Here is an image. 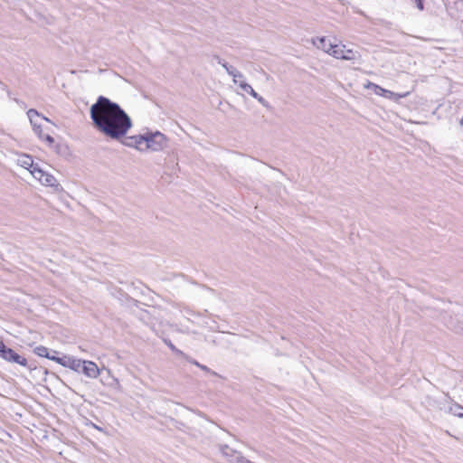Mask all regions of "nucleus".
Listing matches in <instances>:
<instances>
[{
	"label": "nucleus",
	"mask_w": 463,
	"mask_h": 463,
	"mask_svg": "<svg viewBox=\"0 0 463 463\" xmlns=\"http://www.w3.org/2000/svg\"><path fill=\"white\" fill-rule=\"evenodd\" d=\"M94 127L104 136L118 140L132 127L129 116L109 99L99 96L90 109Z\"/></svg>",
	"instance_id": "1"
},
{
	"label": "nucleus",
	"mask_w": 463,
	"mask_h": 463,
	"mask_svg": "<svg viewBox=\"0 0 463 463\" xmlns=\"http://www.w3.org/2000/svg\"><path fill=\"white\" fill-rule=\"evenodd\" d=\"M16 162L18 165L27 169L42 184L51 187L58 185L56 178L52 175L44 172L37 164H34L31 156L21 154L18 156Z\"/></svg>",
	"instance_id": "2"
},
{
	"label": "nucleus",
	"mask_w": 463,
	"mask_h": 463,
	"mask_svg": "<svg viewBox=\"0 0 463 463\" xmlns=\"http://www.w3.org/2000/svg\"><path fill=\"white\" fill-rule=\"evenodd\" d=\"M27 116L35 135L39 137V139L46 142L48 146H51L54 143V139L50 134H43V123L48 122L52 124V122L33 109H31L27 111Z\"/></svg>",
	"instance_id": "3"
},
{
	"label": "nucleus",
	"mask_w": 463,
	"mask_h": 463,
	"mask_svg": "<svg viewBox=\"0 0 463 463\" xmlns=\"http://www.w3.org/2000/svg\"><path fill=\"white\" fill-rule=\"evenodd\" d=\"M166 146L167 138L163 133L159 131L146 133V151L158 152L164 150Z\"/></svg>",
	"instance_id": "4"
},
{
	"label": "nucleus",
	"mask_w": 463,
	"mask_h": 463,
	"mask_svg": "<svg viewBox=\"0 0 463 463\" xmlns=\"http://www.w3.org/2000/svg\"><path fill=\"white\" fill-rule=\"evenodd\" d=\"M331 56L335 59L345 60V61H357L361 59V54L359 52L348 49L345 44L335 43L334 50L331 52Z\"/></svg>",
	"instance_id": "5"
},
{
	"label": "nucleus",
	"mask_w": 463,
	"mask_h": 463,
	"mask_svg": "<svg viewBox=\"0 0 463 463\" xmlns=\"http://www.w3.org/2000/svg\"><path fill=\"white\" fill-rule=\"evenodd\" d=\"M0 356L8 362L16 363L20 365L25 366L27 361L24 357L16 354L13 349L5 345V348L0 349Z\"/></svg>",
	"instance_id": "6"
},
{
	"label": "nucleus",
	"mask_w": 463,
	"mask_h": 463,
	"mask_svg": "<svg viewBox=\"0 0 463 463\" xmlns=\"http://www.w3.org/2000/svg\"><path fill=\"white\" fill-rule=\"evenodd\" d=\"M80 371L85 376L92 379H96L100 373L98 365L94 362L88 360H82Z\"/></svg>",
	"instance_id": "7"
},
{
	"label": "nucleus",
	"mask_w": 463,
	"mask_h": 463,
	"mask_svg": "<svg viewBox=\"0 0 463 463\" xmlns=\"http://www.w3.org/2000/svg\"><path fill=\"white\" fill-rule=\"evenodd\" d=\"M57 363L64 367L70 368L75 372H80L82 360L76 359L70 355H64L61 359H57Z\"/></svg>",
	"instance_id": "8"
},
{
	"label": "nucleus",
	"mask_w": 463,
	"mask_h": 463,
	"mask_svg": "<svg viewBox=\"0 0 463 463\" xmlns=\"http://www.w3.org/2000/svg\"><path fill=\"white\" fill-rule=\"evenodd\" d=\"M313 44L317 48L331 55L332 51L335 48V43L330 42L326 37H316L312 40Z\"/></svg>",
	"instance_id": "9"
},
{
	"label": "nucleus",
	"mask_w": 463,
	"mask_h": 463,
	"mask_svg": "<svg viewBox=\"0 0 463 463\" xmlns=\"http://www.w3.org/2000/svg\"><path fill=\"white\" fill-rule=\"evenodd\" d=\"M237 84L239 85L240 89L242 91L250 94L252 98L257 99L263 107L269 108V102L263 97L260 96L250 84L246 83L245 81H240Z\"/></svg>",
	"instance_id": "10"
},
{
	"label": "nucleus",
	"mask_w": 463,
	"mask_h": 463,
	"mask_svg": "<svg viewBox=\"0 0 463 463\" xmlns=\"http://www.w3.org/2000/svg\"><path fill=\"white\" fill-rule=\"evenodd\" d=\"M218 63L221 64L227 71V73L232 77V81L234 84H237L239 81L237 80V78H243V74L239 71L234 67L229 65L227 62L222 61L221 59H218Z\"/></svg>",
	"instance_id": "11"
},
{
	"label": "nucleus",
	"mask_w": 463,
	"mask_h": 463,
	"mask_svg": "<svg viewBox=\"0 0 463 463\" xmlns=\"http://www.w3.org/2000/svg\"><path fill=\"white\" fill-rule=\"evenodd\" d=\"M381 91H382L381 96H383L386 99H389L395 100V101H398L400 99L405 98L409 95V92H405L403 94H399V93H395V92H392V91L385 90V89H383V90H381Z\"/></svg>",
	"instance_id": "12"
},
{
	"label": "nucleus",
	"mask_w": 463,
	"mask_h": 463,
	"mask_svg": "<svg viewBox=\"0 0 463 463\" xmlns=\"http://www.w3.org/2000/svg\"><path fill=\"white\" fill-rule=\"evenodd\" d=\"M136 142L134 147L138 151L144 152L146 151V134L136 136Z\"/></svg>",
	"instance_id": "13"
},
{
	"label": "nucleus",
	"mask_w": 463,
	"mask_h": 463,
	"mask_svg": "<svg viewBox=\"0 0 463 463\" xmlns=\"http://www.w3.org/2000/svg\"><path fill=\"white\" fill-rule=\"evenodd\" d=\"M449 412L457 417L463 418V406H461L458 403L453 402L449 407Z\"/></svg>",
	"instance_id": "14"
},
{
	"label": "nucleus",
	"mask_w": 463,
	"mask_h": 463,
	"mask_svg": "<svg viewBox=\"0 0 463 463\" xmlns=\"http://www.w3.org/2000/svg\"><path fill=\"white\" fill-rule=\"evenodd\" d=\"M34 353L41 357H49V349L43 345L35 347Z\"/></svg>",
	"instance_id": "15"
},
{
	"label": "nucleus",
	"mask_w": 463,
	"mask_h": 463,
	"mask_svg": "<svg viewBox=\"0 0 463 463\" xmlns=\"http://www.w3.org/2000/svg\"><path fill=\"white\" fill-rule=\"evenodd\" d=\"M366 88L368 89H372L373 90V92L376 94V95H379L381 96L382 95V91L381 90H383V88L378 86L377 84L375 83H373V82H369L367 85H366Z\"/></svg>",
	"instance_id": "16"
},
{
	"label": "nucleus",
	"mask_w": 463,
	"mask_h": 463,
	"mask_svg": "<svg viewBox=\"0 0 463 463\" xmlns=\"http://www.w3.org/2000/svg\"><path fill=\"white\" fill-rule=\"evenodd\" d=\"M136 140H137L136 136L128 137L125 138V140L122 143H123V145H125L127 146L134 147Z\"/></svg>",
	"instance_id": "17"
},
{
	"label": "nucleus",
	"mask_w": 463,
	"mask_h": 463,
	"mask_svg": "<svg viewBox=\"0 0 463 463\" xmlns=\"http://www.w3.org/2000/svg\"><path fill=\"white\" fill-rule=\"evenodd\" d=\"M415 4V5L417 6V8L420 11H422L424 9V5H423V0H412Z\"/></svg>",
	"instance_id": "18"
},
{
	"label": "nucleus",
	"mask_w": 463,
	"mask_h": 463,
	"mask_svg": "<svg viewBox=\"0 0 463 463\" xmlns=\"http://www.w3.org/2000/svg\"><path fill=\"white\" fill-rule=\"evenodd\" d=\"M165 343L170 347L171 350H173V351H175V352H176L178 354H182V352L177 350L171 342H165Z\"/></svg>",
	"instance_id": "19"
},
{
	"label": "nucleus",
	"mask_w": 463,
	"mask_h": 463,
	"mask_svg": "<svg viewBox=\"0 0 463 463\" xmlns=\"http://www.w3.org/2000/svg\"><path fill=\"white\" fill-rule=\"evenodd\" d=\"M199 368H201L202 370H203V371H205V372H207V373H213V374H215V373L211 372V370H210L207 366H205V365H203V364L199 365Z\"/></svg>",
	"instance_id": "20"
},
{
	"label": "nucleus",
	"mask_w": 463,
	"mask_h": 463,
	"mask_svg": "<svg viewBox=\"0 0 463 463\" xmlns=\"http://www.w3.org/2000/svg\"><path fill=\"white\" fill-rule=\"evenodd\" d=\"M47 358L50 360L55 361L56 363H57V359H61V357H57L55 355H50V354H49V357H47Z\"/></svg>",
	"instance_id": "21"
},
{
	"label": "nucleus",
	"mask_w": 463,
	"mask_h": 463,
	"mask_svg": "<svg viewBox=\"0 0 463 463\" xmlns=\"http://www.w3.org/2000/svg\"><path fill=\"white\" fill-rule=\"evenodd\" d=\"M192 363H193L194 364H195L196 366H198V367H199V365H202L201 364H199V363H198V362H196V361H193Z\"/></svg>",
	"instance_id": "22"
},
{
	"label": "nucleus",
	"mask_w": 463,
	"mask_h": 463,
	"mask_svg": "<svg viewBox=\"0 0 463 463\" xmlns=\"http://www.w3.org/2000/svg\"><path fill=\"white\" fill-rule=\"evenodd\" d=\"M1 348H5V344L2 341H0V349Z\"/></svg>",
	"instance_id": "23"
},
{
	"label": "nucleus",
	"mask_w": 463,
	"mask_h": 463,
	"mask_svg": "<svg viewBox=\"0 0 463 463\" xmlns=\"http://www.w3.org/2000/svg\"><path fill=\"white\" fill-rule=\"evenodd\" d=\"M241 79H242V78H237V80H238L239 82H240V81H243Z\"/></svg>",
	"instance_id": "24"
},
{
	"label": "nucleus",
	"mask_w": 463,
	"mask_h": 463,
	"mask_svg": "<svg viewBox=\"0 0 463 463\" xmlns=\"http://www.w3.org/2000/svg\"><path fill=\"white\" fill-rule=\"evenodd\" d=\"M95 429H98L99 430H101L100 428H99L98 426L94 425Z\"/></svg>",
	"instance_id": "25"
}]
</instances>
